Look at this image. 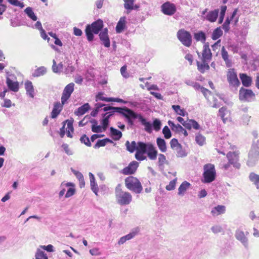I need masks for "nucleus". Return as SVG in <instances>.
<instances>
[{
    "label": "nucleus",
    "instance_id": "nucleus-1",
    "mask_svg": "<svg viewBox=\"0 0 259 259\" xmlns=\"http://www.w3.org/2000/svg\"><path fill=\"white\" fill-rule=\"evenodd\" d=\"M118 185L115 189V198L118 204L121 205L129 204L132 200V196L128 192H124Z\"/></svg>",
    "mask_w": 259,
    "mask_h": 259
},
{
    "label": "nucleus",
    "instance_id": "nucleus-2",
    "mask_svg": "<svg viewBox=\"0 0 259 259\" xmlns=\"http://www.w3.org/2000/svg\"><path fill=\"white\" fill-rule=\"evenodd\" d=\"M103 26V21L100 19L94 22L91 25H88L85 29V33L88 40L92 41L94 38L93 33H98Z\"/></svg>",
    "mask_w": 259,
    "mask_h": 259
},
{
    "label": "nucleus",
    "instance_id": "nucleus-3",
    "mask_svg": "<svg viewBox=\"0 0 259 259\" xmlns=\"http://www.w3.org/2000/svg\"><path fill=\"white\" fill-rule=\"evenodd\" d=\"M238 152H230L227 153V157L228 159V163H221L220 166L222 168L225 170L229 169L231 166V165H233L234 167L239 168L240 167V164L238 162Z\"/></svg>",
    "mask_w": 259,
    "mask_h": 259
},
{
    "label": "nucleus",
    "instance_id": "nucleus-4",
    "mask_svg": "<svg viewBox=\"0 0 259 259\" xmlns=\"http://www.w3.org/2000/svg\"><path fill=\"white\" fill-rule=\"evenodd\" d=\"M227 79L229 86L235 89L240 85V83L237 77V73L234 69H229L227 73Z\"/></svg>",
    "mask_w": 259,
    "mask_h": 259
},
{
    "label": "nucleus",
    "instance_id": "nucleus-5",
    "mask_svg": "<svg viewBox=\"0 0 259 259\" xmlns=\"http://www.w3.org/2000/svg\"><path fill=\"white\" fill-rule=\"evenodd\" d=\"M125 184L128 189L136 193H140L142 191V186L138 179H125Z\"/></svg>",
    "mask_w": 259,
    "mask_h": 259
},
{
    "label": "nucleus",
    "instance_id": "nucleus-6",
    "mask_svg": "<svg viewBox=\"0 0 259 259\" xmlns=\"http://www.w3.org/2000/svg\"><path fill=\"white\" fill-rule=\"evenodd\" d=\"M177 36L183 45L190 47L192 44V36L190 33L184 29H180L177 32Z\"/></svg>",
    "mask_w": 259,
    "mask_h": 259
},
{
    "label": "nucleus",
    "instance_id": "nucleus-7",
    "mask_svg": "<svg viewBox=\"0 0 259 259\" xmlns=\"http://www.w3.org/2000/svg\"><path fill=\"white\" fill-rule=\"evenodd\" d=\"M255 94L249 89L242 87L239 90V97L241 101L250 102L255 99Z\"/></svg>",
    "mask_w": 259,
    "mask_h": 259
},
{
    "label": "nucleus",
    "instance_id": "nucleus-8",
    "mask_svg": "<svg viewBox=\"0 0 259 259\" xmlns=\"http://www.w3.org/2000/svg\"><path fill=\"white\" fill-rule=\"evenodd\" d=\"M258 147L253 145L250 151L248 154V159L247 160V165L249 166H252L255 165L258 160L259 156Z\"/></svg>",
    "mask_w": 259,
    "mask_h": 259
},
{
    "label": "nucleus",
    "instance_id": "nucleus-9",
    "mask_svg": "<svg viewBox=\"0 0 259 259\" xmlns=\"http://www.w3.org/2000/svg\"><path fill=\"white\" fill-rule=\"evenodd\" d=\"M124 109V108L115 107L109 106H106L103 108V110L107 112L103 115H104V116H109V118H110L115 112L119 113L122 115H126L128 112Z\"/></svg>",
    "mask_w": 259,
    "mask_h": 259
},
{
    "label": "nucleus",
    "instance_id": "nucleus-10",
    "mask_svg": "<svg viewBox=\"0 0 259 259\" xmlns=\"http://www.w3.org/2000/svg\"><path fill=\"white\" fill-rule=\"evenodd\" d=\"M145 143L141 142L138 143V148L135 154L136 158L139 161H142L146 159L147 157L145 155L146 153Z\"/></svg>",
    "mask_w": 259,
    "mask_h": 259
},
{
    "label": "nucleus",
    "instance_id": "nucleus-11",
    "mask_svg": "<svg viewBox=\"0 0 259 259\" xmlns=\"http://www.w3.org/2000/svg\"><path fill=\"white\" fill-rule=\"evenodd\" d=\"M74 84L72 82L69 83L65 87L61 97L62 104H64L69 98L74 91Z\"/></svg>",
    "mask_w": 259,
    "mask_h": 259
},
{
    "label": "nucleus",
    "instance_id": "nucleus-12",
    "mask_svg": "<svg viewBox=\"0 0 259 259\" xmlns=\"http://www.w3.org/2000/svg\"><path fill=\"white\" fill-rule=\"evenodd\" d=\"M204 178H215L216 171L214 165L208 163L203 166Z\"/></svg>",
    "mask_w": 259,
    "mask_h": 259
},
{
    "label": "nucleus",
    "instance_id": "nucleus-13",
    "mask_svg": "<svg viewBox=\"0 0 259 259\" xmlns=\"http://www.w3.org/2000/svg\"><path fill=\"white\" fill-rule=\"evenodd\" d=\"M146 153L151 160H155L157 155V151L155 147L151 143H145Z\"/></svg>",
    "mask_w": 259,
    "mask_h": 259
},
{
    "label": "nucleus",
    "instance_id": "nucleus-14",
    "mask_svg": "<svg viewBox=\"0 0 259 259\" xmlns=\"http://www.w3.org/2000/svg\"><path fill=\"white\" fill-rule=\"evenodd\" d=\"M162 12L165 15H172L176 11V8L174 4L167 2L161 6Z\"/></svg>",
    "mask_w": 259,
    "mask_h": 259
},
{
    "label": "nucleus",
    "instance_id": "nucleus-15",
    "mask_svg": "<svg viewBox=\"0 0 259 259\" xmlns=\"http://www.w3.org/2000/svg\"><path fill=\"white\" fill-rule=\"evenodd\" d=\"M139 166V163L136 161H132L129 165L122 170V173L125 175H131L134 173Z\"/></svg>",
    "mask_w": 259,
    "mask_h": 259
},
{
    "label": "nucleus",
    "instance_id": "nucleus-16",
    "mask_svg": "<svg viewBox=\"0 0 259 259\" xmlns=\"http://www.w3.org/2000/svg\"><path fill=\"white\" fill-rule=\"evenodd\" d=\"M202 60L204 61H210L212 57V54L209 49V44L208 42L205 43L202 51Z\"/></svg>",
    "mask_w": 259,
    "mask_h": 259
},
{
    "label": "nucleus",
    "instance_id": "nucleus-17",
    "mask_svg": "<svg viewBox=\"0 0 259 259\" xmlns=\"http://www.w3.org/2000/svg\"><path fill=\"white\" fill-rule=\"evenodd\" d=\"M100 38L102 41L105 47L108 48L110 46V42L108 35L107 28L104 29L99 34Z\"/></svg>",
    "mask_w": 259,
    "mask_h": 259
},
{
    "label": "nucleus",
    "instance_id": "nucleus-18",
    "mask_svg": "<svg viewBox=\"0 0 259 259\" xmlns=\"http://www.w3.org/2000/svg\"><path fill=\"white\" fill-rule=\"evenodd\" d=\"M125 111H127L128 113H127L126 115H123L126 118H127L128 120V122L130 125L133 124V119H135L136 118H138L139 119V115L138 114H137L135 112H134L132 110L124 107Z\"/></svg>",
    "mask_w": 259,
    "mask_h": 259
},
{
    "label": "nucleus",
    "instance_id": "nucleus-19",
    "mask_svg": "<svg viewBox=\"0 0 259 259\" xmlns=\"http://www.w3.org/2000/svg\"><path fill=\"white\" fill-rule=\"evenodd\" d=\"M236 239L239 240L245 247L248 246V239L244 232L241 230H237L235 233Z\"/></svg>",
    "mask_w": 259,
    "mask_h": 259
},
{
    "label": "nucleus",
    "instance_id": "nucleus-20",
    "mask_svg": "<svg viewBox=\"0 0 259 259\" xmlns=\"http://www.w3.org/2000/svg\"><path fill=\"white\" fill-rule=\"evenodd\" d=\"M184 127L188 130L194 128L196 130L200 129V126L198 123L194 119H188L184 123Z\"/></svg>",
    "mask_w": 259,
    "mask_h": 259
},
{
    "label": "nucleus",
    "instance_id": "nucleus-21",
    "mask_svg": "<svg viewBox=\"0 0 259 259\" xmlns=\"http://www.w3.org/2000/svg\"><path fill=\"white\" fill-rule=\"evenodd\" d=\"M240 78L242 81L243 86L245 87H249L252 83V78L245 73H240Z\"/></svg>",
    "mask_w": 259,
    "mask_h": 259
},
{
    "label": "nucleus",
    "instance_id": "nucleus-22",
    "mask_svg": "<svg viewBox=\"0 0 259 259\" xmlns=\"http://www.w3.org/2000/svg\"><path fill=\"white\" fill-rule=\"evenodd\" d=\"M139 120L141 122L142 124L144 126V129L147 133H152V124L150 122L147 121L141 115H139Z\"/></svg>",
    "mask_w": 259,
    "mask_h": 259
},
{
    "label": "nucleus",
    "instance_id": "nucleus-23",
    "mask_svg": "<svg viewBox=\"0 0 259 259\" xmlns=\"http://www.w3.org/2000/svg\"><path fill=\"white\" fill-rule=\"evenodd\" d=\"M25 88L26 91V94L31 98H34V90L32 85V83L30 81L27 80L25 82Z\"/></svg>",
    "mask_w": 259,
    "mask_h": 259
},
{
    "label": "nucleus",
    "instance_id": "nucleus-24",
    "mask_svg": "<svg viewBox=\"0 0 259 259\" xmlns=\"http://www.w3.org/2000/svg\"><path fill=\"white\" fill-rule=\"evenodd\" d=\"M225 211L226 207L225 206L218 205L211 210V213L213 216L215 217L224 213Z\"/></svg>",
    "mask_w": 259,
    "mask_h": 259
},
{
    "label": "nucleus",
    "instance_id": "nucleus-25",
    "mask_svg": "<svg viewBox=\"0 0 259 259\" xmlns=\"http://www.w3.org/2000/svg\"><path fill=\"white\" fill-rule=\"evenodd\" d=\"M90 109V106L89 103H85L82 106L78 108L75 111L74 114L78 116H81L85 114Z\"/></svg>",
    "mask_w": 259,
    "mask_h": 259
},
{
    "label": "nucleus",
    "instance_id": "nucleus-26",
    "mask_svg": "<svg viewBox=\"0 0 259 259\" xmlns=\"http://www.w3.org/2000/svg\"><path fill=\"white\" fill-rule=\"evenodd\" d=\"M62 109V105L59 103H55L53 110L51 112V117L52 118H55L59 114Z\"/></svg>",
    "mask_w": 259,
    "mask_h": 259
},
{
    "label": "nucleus",
    "instance_id": "nucleus-27",
    "mask_svg": "<svg viewBox=\"0 0 259 259\" xmlns=\"http://www.w3.org/2000/svg\"><path fill=\"white\" fill-rule=\"evenodd\" d=\"M67 125V127L65 128L66 132V134L68 137L72 138L71 133L73 132V120H67L64 124Z\"/></svg>",
    "mask_w": 259,
    "mask_h": 259
},
{
    "label": "nucleus",
    "instance_id": "nucleus-28",
    "mask_svg": "<svg viewBox=\"0 0 259 259\" xmlns=\"http://www.w3.org/2000/svg\"><path fill=\"white\" fill-rule=\"evenodd\" d=\"M221 55L223 59L225 62L226 66L228 67H231L232 66V62L231 60L229 59L228 53L224 47L222 48Z\"/></svg>",
    "mask_w": 259,
    "mask_h": 259
},
{
    "label": "nucleus",
    "instance_id": "nucleus-29",
    "mask_svg": "<svg viewBox=\"0 0 259 259\" xmlns=\"http://www.w3.org/2000/svg\"><path fill=\"white\" fill-rule=\"evenodd\" d=\"M237 12V10L235 9L232 13L231 17L230 18H227V19L226 20L225 23L222 25L223 29L224 30V31L225 32H228L229 30V29H230L229 24L230 23V21L231 20H232L235 17V16L236 15Z\"/></svg>",
    "mask_w": 259,
    "mask_h": 259
},
{
    "label": "nucleus",
    "instance_id": "nucleus-30",
    "mask_svg": "<svg viewBox=\"0 0 259 259\" xmlns=\"http://www.w3.org/2000/svg\"><path fill=\"white\" fill-rule=\"evenodd\" d=\"M202 62L201 63L199 62H197L198 70L201 73H203L206 70L209 69V66L208 62L209 61H204L202 60Z\"/></svg>",
    "mask_w": 259,
    "mask_h": 259
},
{
    "label": "nucleus",
    "instance_id": "nucleus-31",
    "mask_svg": "<svg viewBox=\"0 0 259 259\" xmlns=\"http://www.w3.org/2000/svg\"><path fill=\"white\" fill-rule=\"evenodd\" d=\"M125 17H121L116 26V31L117 33H120L123 30L125 26Z\"/></svg>",
    "mask_w": 259,
    "mask_h": 259
},
{
    "label": "nucleus",
    "instance_id": "nucleus-32",
    "mask_svg": "<svg viewBox=\"0 0 259 259\" xmlns=\"http://www.w3.org/2000/svg\"><path fill=\"white\" fill-rule=\"evenodd\" d=\"M157 145L162 152H165L167 150L166 144L165 140L161 138H157L156 139Z\"/></svg>",
    "mask_w": 259,
    "mask_h": 259
},
{
    "label": "nucleus",
    "instance_id": "nucleus-33",
    "mask_svg": "<svg viewBox=\"0 0 259 259\" xmlns=\"http://www.w3.org/2000/svg\"><path fill=\"white\" fill-rule=\"evenodd\" d=\"M219 10L210 11L206 16L205 19L210 22H214L218 16Z\"/></svg>",
    "mask_w": 259,
    "mask_h": 259
},
{
    "label": "nucleus",
    "instance_id": "nucleus-34",
    "mask_svg": "<svg viewBox=\"0 0 259 259\" xmlns=\"http://www.w3.org/2000/svg\"><path fill=\"white\" fill-rule=\"evenodd\" d=\"M7 84L9 89L14 91L17 92L19 90V84L16 81H13L9 78H7Z\"/></svg>",
    "mask_w": 259,
    "mask_h": 259
},
{
    "label": "nucleus",
    "instance_id": "nucleus-35",
    "mask_svg": "<svg viewBox=\"0 0 259 259\" xmlns=\"http://www.w3.org/2000/svg\"><path fill=\"white\" fill-rule=\"evenodd\" d=\"M168 124L170 126L171 130L176 133H181L182 131H184V128L180 124H176L171 120L168 121Z\"/></svg>",
    "mask_w": 259,
    "mask_h": 259
},
{
    "label": "nucleus",
    "instance_id": "nucleus-36",
    "mask_svg": "<svg viewBox=\"0 0 259 259\" xmlns=\"http://www.w3.org/2000/svg\"><path fill=\"white\" fill-rule=\"evenodd\" d=\"M125 146L127 150L131 153L134 152L136 150H137L138 143L137 144L135 141H132L130 143L128 141H127L125 143Z\"/></svg>",
    "mask_w": 259,
    "mask_h": 259
},
{
    "label": "nucleus",
    "instance_id": "nucleus-37",
    "mask_svg": "<svg viewBox=\"0 0 259 259\" xmlns=\"http://www.w3.org/2000/svg\"><path fill=\"white\" fill-rule=\"evenodd\" d=\"M190 184L187 181L183 182L178 189V194L180 195H184L186 190L190 187Z\"/></svg>",
    "mask_w": 259,
    "mask_h": 259
},
{
    "label": "nucleus",
    "instance_id": "nucleus-38",
    "mask_svg": "<svg viewBox=\"0 0 259 259\" xmlns=\"http://www.w3.org/2000/svg\"><path fill=\"white\" fill-rule=\"evenodd\" d=\"M110 133L111 136L114 140H118L122 137L121 132L112 127H110Z\"/></svg>",
    "mask_w": 259,
    "mask_h": 259
},
{
    "label": "nucleus",
    "instance_id": "nucleus-39",
    "mask_svg": "<svg viewBox=\"0 0 259 259\" xmlns=\"http://www.w3.org/2000/svg\"><path fill=\"white\" fill-rule=\"evenodd\" d=\"M124 4V8L127 10V13H129L131 11L134 9V2L135 0H123Z\"/></svg>",
    "mask_w": 259,
    "mask_h": 259
},
{
    "label": "nucleus",
    "instance_id": "nucleus-40",
    "mask_svg": "<svg viewBox=\"0 0 259 259\" xmlns=\"http://www.w3.org/2000/svg\"><path fill=\"white\" fill-rule=\"evenodd\" d=\"M91 122L93 124L92 125V131L94 133H100L102 131L103 126L97 125L96 120L93 119L91 120Z\"/></svg>",
    "mask_w": 259,
    "mask_h": 259
},
{
    "label": "nucleus",
    "instance_id": "nucleus-41",
    "mask_svg": "<svg viewBox=\"0 0 259 259\" xmlns=\"http://www.w3.org/2000/svg\"><path fill=\"white\" fill-rule=\"evenodd\" d=\"M171 107L178 115L185 116L187 114V112L184 109H181L179 105H172Z\"/></svg>",
    "mask_w": 259,
    "mask_h": 259
},
{
    "label": "nucleus",
    "instance_id": "nucleus-42",
    "mask_svg": "<svg viewBox=\"0 0 259 259\" xmlns=\"http://www.w3.org/2000/svg\"><path fill=\"white\" fill-rule=\"evenodd\" d=\"M53 66H52V70L54 73H60L63 68V65L62 63L56 64V62L55 60H53Z\"/></svg>",
    "mask_w": 259,
    "mask_h": 259
},
{
    "label": "nucleus",
    "instance_id": "nucleus-43",
    "mask_svg": "<svg viewBox=\"0 0 259 259\" xmlns=\"http://www.w3.org/2000/svg\"><path fill=\"white\" fill-rule=\"evenodd\" d=\"M194 38L197 41H200L205 44L206 36L205 33L202 31H199L194 34Z\"/></svg>",
    "mask_w": 259,
    "mask_h": 259
},
{
    "label": "nucleus",
    "instance_id": "nucleus-44",
    "mask_svg": "<svg viewBox=\"0 0 259 259\" xmlns=\"http://www.w3.org/2000/svg\"><path fill=\"white\" fill-rule=\"evenodd\" d=\"M24 11L31 19L33 21H36L37 20V17L34 13L31 7L26 8Z\"/></svg>",
    "mask_w": 259,
    "mask_h": 259
},
{
    "label": "nucleus",
    "instance_id": "nucleus-45",
    "mask_svg": "<svg viewBox=\"0 0 259 259\" xmlns=\"http://www.w3.org/2000/svg\"><path fill=\"white\" fill-rule=\"evenodd\" d=\"M223 34V31L220 27L217 28L212 32L211 38L213 40H216L221 37Z\"/></svg>",
    "mask_w": 259,
    "mask_h": 259
},
{
    "label": "nucleus",
    "instance_id": "nucleus-46",
    "mask_svg": "<svg viewBox=\"0 0 259 259\" xmlns=\"http://www.w3.org/2000/svg\"><path fill=\"white\" fill-rule=\"evenodd\" d=\"M47 72V69L45 67H40L35 70L33 76L38 77L44 75Z\"/></svg>",
    "mask_w": 259,
    "mask_h": 259
},
{
    "label": "nucleus",
    "instance_id": "nucleus-47",
    "mask_svg": "<svg viewBox=\"0 0 259 259\" xmlns=\"http://www.w3.org/2000/svg\"><path fill=\"white\" fill-rule=\"evenodd\" d=\"M174 151L176 152L177 156L178 157H184L187 155V153L183 149L182 145L176 149Z\"/></svg>",
    "mask_w": 259,
    "mask_h": 259
},
{
    "label": "nucleus",
    "instance_id": "nucleus-48",
    "mask_svg": "<svg viewBox=\"0 0 259 259\" xmlns=\"http://www.w3.org/2000/svg\"><path fill=\"white\" fill-rule=\"evenodd\" d=\"M195 141L198 145L202 146L205 143V138L202 135L198 134L196 136Z\"/></svg>",
    "mask_w": 259,
    "mask_h": 259
},
{
    "label": "nucleus",
    "instance_id": "nucleus-49",
    "mask_svg": "<svg viewBox=\"0 0 259 259\" xmlns=\"http://www.w3.org/2000/svg\"><path fill=\"white\" fill-rule=\"evenodd\" d=\"M99 100L106 101V102H111L112 100L111 98H105L103 96V93H99L96 96V101H98Z\"/></svg>",
    "mask_w": 259,
    "mask_h": 259
},
{
    "label": "nucleus",
    "instance_id": "nucleus-50",
    "mask_svg": "<svg viewBox=\"0 0 259 259\" xmlns=\"http://www.w3.org/2000/svg\"><path fill=\"white\" fill-rule=\"evenodd\" d=\"M228 111L225 107H222L219 110V115L221 116L224 122H226L227 117H225V116L228 113Z\"/></svg>",
    "mask_w": 259,
    "mask_h": 259
},
{
    "label": "nucleus",
    "instance_id": "nucleus-51",
    "mask_svg": "<svg viewBox=\"0 0 259 259\" xmlns=\"http://www.w3.org/2000/svg\"><path fill=\"white\" fill-rule=\"evenodd\" d=\"M162 133L165 139H168L171 137V133L167 126H165L162 130Z\"/></svg>",
    "mask_w": 259,
    "mask_h": 259
},
{
    "label": "nucleus",
    "instance_id": "nucleus-52",
    "mask_svg": "<svg viewBox=\"0 0 259 259\" xmlns=\"http://www.w3.org/2000/svg\"><path fill=\"white\" fill-rule=\"evenodd\" d=\"M170 145L171 148L174 150L181 146V145L179 143L178 140L175 138H173L171 140L170 142Z\"/></svg>",
    "mask_w": 259,
    "mask_h": 259
},
{
    "label": "nucleus",
    "instance_id": "nucleus-53",
    "mask_svg": "<svg viewBox=\"0 0 259 259\" xmlns=\"http://www.w3.org/2000/svg\"><path fill=\"white\" fill-rule=\"evenodd\" d=\"M35 259H48L46 254L41 250H38L35 255Z\"/></svg>",
    "mask_w": 259,
    "mask_h": 259
},
{
    "label": "nucleus",
    "instance_id": "nucleus-54",
    "mask_svg": "<svg viewBox=\"0 0 259 259\" xmlns=\"http://www.w3.org/2000/svg\"><path fill=\"white\" fill-rule=\"evenodd\" d=\"M161 126V122L159 119L155 118L153 120V126L156 131H158L160 130Z\"/></svg>",
    "mask_w": 259,
    "mask_h": 259
},
{
    "label": "nucleus",
    "instance_id": "nucleus-55",
    "mask_svg": "<svg viewBox=\"0 0 259 259\" xmlns=\"http://www.w3.org/2000/svg\"><path fill=\"white\" fill-rule=\"evenodd\" d=\"M226 10L227 7L226 6H222L221 7L220 15L219 17V23H222L223 22Z\"/></svg>",
    "mask_w": 259,
    "mask_h": 259
},
{
    "label": "nucleus",
    "instance_id": "nucleus-56",
    "mask_svg": "<svg viewBox=\"0 0 259 259\" xmlns=\"http://www.w3.org/2000/svg\"><path fill=\"white\" fill-rule=\"evenodd\" d=\"M91 186L92 191L97 195L98 187L97 183L95 182V179H91Z\"/></svg>",
    "mask_w": 259,
    "mask_h": 259
},
{
    "label": "nucleus",
    "instance_id": "nucleus-57",
    "mask_svg": "<svg viewBox=\"0 0 259 259\" xmlns=\"http://www.w3.org/2000/svg\"><path fill=\"white\" fill-rule=\"evenodd\" d=\"M103 119L102 120V124L103 125V131L106 130L109 124V116H104L103 115Z\"/></svg>",
    "mask_w": 259,
    "mask_h": 259
},
{
    "label": "nucleus",
    "instance_id": "nucleus-58",
    "mask_svg": "<svg viewBox=\"0 0 259 259\" xmlns=\"http://www.w3.org/2000/svg\"><path fill=\"white\" fill-rule=\"evenodd\" d=\"M8 2L13 6L19 7L21 8L24 7L23 3L20 2L18 0H8Z\"/></svg>",
    "mask_w": 259,
    "mask_h": 259
},
{
    "label": "nucleus",
    "instance_id": "nucleus-59",
    "mask_svg": "<svg viewBox=\"0 0 259 259\" xmlns=\"http://www.w3.org/2000/svg\"><path fill=\"white\" fill-rule=\"evenodd\" d=\"M80 140L82 143H84L88 146H91V143L90 141L89 138L85 135H83L80 139Z\"/></svg>",
    "mask_w": 259,
    "mask_h": 259
},
{
    "label": "nucleus",
    "instance_id": "nucleus-60",
    "mask_svg": "<svg viewBox=\"0 0 259 259\" xmlns=\"http://www.w3.org/2000/svg\"><path fill=\"white\" fill-rule=\"evenodd\" d=\"M65 152L68 155H71L73 154L72 151L69 148L68 145L67 144H63L61 146Z\"/></svg>",
    "mask_w": 259,
    "mask_h": 259
},
{
    "label": "nucleus",
    "instance_id": "nucleus-61",
    "mask_svg": "<svg viewBox=\"0 0 259 259\" xmlns=\"http://www.w3.org/2000/svg\"><path fill=\"white\" fill-rule=\"evenodd\" d=\"M177 179H174L171 181L169 185H167L165 187L166 189L168 191L172 190L175 188Z\"/></svg>",
    "mask_w": 259,
    "mask_h": 259
},
{
    "label": "nucleus",
    "instance_id": "nucleus-62",
    "mask_svg": "<svg viewBox=\"0 0 259 259\" xmlns=\"http://www.w3.org/2000/svg\"><path fill=\"white\" fill-rule=\"evenodd\" d=\"M106 145V140L104 139L103 140H99L97 141L96 144L94 146V148L97 149L99 148L100 147L104 146Z\"/></svg>",
    "mask_w": 259,
    "mask_h": 259
},
{
    "label": "nucleus",
    "instance_id": "nucleus-63",
    "mask_svg": "<svg viewBox=\"0 0 259 259\" xmlns=\"http://www.w3.org/2000/svg\"><path fill=\"white\" fill-rule=\"evenodd\" d=\"M166 161L165 156L162 154L158 155V163L159 165H163Z\"/></svg>",
    "mask_w": 259,
    "mask_h": 259
},
{
    "label": "nucleus",
    "instance_id": "nucleus-64",
    "mask_svg": "<svg viewBox=\"0 0 259 259\" xmlns=\"http://www.w3.org/2000/svg\"><path fill=\"white\" fill-rule=\"evenodd\" d=\"M120 72L122 76L124 78H128L129 77L128 73L126 72V66H122L120 69Z\"/></svg>",
    "mask_w": 259,
    "mask_h": 259
}]
</instances>
